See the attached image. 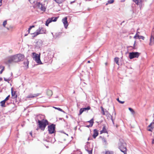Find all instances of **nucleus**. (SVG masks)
Wrapping results in <instances>:
<instances>
[{"label":"nucleus","instance_id":"15","mask_svg":"<svg viewBox=\"0 0 154 154\" xmlns=\"http://www.w3.org/2000/svg\"><path fill=\"white\" fill-rule=\"evenodd\" d=\"M98 134V133L96 129H94V134L93 135V137L95 138Z\"/></svg>","mask_w":154,"mask_h":154},{"label":"nucleus","instance_id":"18","mask_svg":"<svg viewBox=\"0 0 154 154\" xmlns=\"http://www.w3.org/2000/svg\"><path fill=\"white\" fill-rule=\"evenodd\" d=\"M29 63V61H28L27 60H25V61L23 62V64L27 68H28V67Z\"/></svg>","mask_w":154,"mask_h":154},{"label":"nucleus","instance_id":"12","mask_svg":"<svg viewBox=\"0 0 154 154\" xmlns=\"http://www.w3.org/2000/svg\"><path fill=\"white\" fill-rule=\"evenodd\" d=\"M40 94L39 93L35 94H30L29 95L26 97L27 98H33L39 96Z\"/></svg>","mask_w":154,"mask_h":154},{"label":"nucleus","instance_id":"51","mask_svg":"<svg viewBox=\"0 0 154 154\" xmlns=\"http://www.w3.org/2000/svg\"><path fill=\"white\" fill-rule=\"evenodd\" d=\"M29 28H30V29H31L32 28V27H31V26H30L29 27Z\"/></svg>","mask_w":154,"mask_h":154},{"label":"nucleus","instance_id":"47","mask_svg":"<svg viewBox=\"0 0 154 154\" xmlns=\"http://www.w3.org/2000/svg\"><path fill=\"white\" fill-rule=\"evenodd\" d=\"M135 43H136V41H135L134 42V46H135Z\"/></svg>","mask_w":154,"mask_h":154},{"label":"nucleus","instance_id":"32","mask_svg":"<svg viewBox=\"0 0 154 154\" xmlns=\"http://www.w3.org/2000/svg\"><path fill=\"white\" fill-rule=\"evenodd\" d=\"M102 141L103 142L104 145H106L107 144V143L106 140L105 138H103L102 139Z\"/></svg>","mask_w":154,"mask_h":154},{"label":"nucleus","instance_id":"42","mask_svg":"<svg viewBox=\"0 0 154 154\" xmlns=\"http://www.w3.org/2000/svg\"><path fill=\"white\" fill-rule=\"evenodd\" d=\"M118 102L119 103H122V104H123L124 103V101H121L120 100H118Z\"/></svg>","mask_w":154,"mask_h":154},{"label":"nucleus","instance_id":"19","mask_svg":"<svg viewBox=\"0 0 154 154\" xmlns=\"http://www.w3.org/2000/svg\"><path fill=\"white\" fill-rule=\"evenodd\" d=\"M57 17H52L49 18L48 19H50L51 20V22L52 21L55 22L57 20Z\"/></svg>","mask_w":154,"mask_h":154},{"label":"nucleus","instance_id":"8","mask_svg":"<svg viewBox=\"0 0 154 154\" xmlns=\"http://www.w3.org/2000/svg\"><path fill=\"white\" fill-rule=\"evenodd\" d=\"M149 45L152 46L154 45V32L151 33Z\"/></svg>","mask_w":154,"mask_h":154},{"label":"nucleus","instance_id":"27","mask_svg":"<svg viewBox=\"0 0 154 154\" xmlns=\"http://www.w3.org/2000/svg\"><path fill=\"white\" fill-rule=\"evenodd\" d=\"M58 4H61L63 2V0H54Z\"/></svg>","mask_w":154,"mask_h":154},{"label":"nucleus","instance_id":"6","mask_svg":"<svg viewBox=\"0 0 154 154\" xmlns=\"http://www.w3.org/2000/svg\"><path fill=\"white\" fill-rule=\"evenodd\" d=\"M38 8L42 11H45L46 10V7L45 4H42L40 2H38L36 5Z\"/></svg>","mask_w":154,"mask_h":154},{"label":"nucleus","instance_id":"41","mask_svg":"<svg viewBox=\"0 0 154 154\" xmlns=\"http://www.w3.org/2000/svg\"><path fill=\"white\" fill-rule=\"evenodd\" d=\"M111 120H112V123L113 124V125H114V119H112V116H111Z\"/></svg>","mask_w":154,"mask_h":154},{"label":"nucleus","instance_id":"11","mask_svg":"<svg viewBox=\"0 0 154 154\" xmlns=\"http://www.w3.org/2000/svg\"><path fill=\"white\" fill-rule=\"evenodd\" d=\"M62 21L63 23L65 28L66 29L68 25L67 17H66L63 18L62 20Z\"/></svg>","mask_w":154,"mask_h":154},{"label":"nucleus","instance_id":"36","mask_svg":"<svg viewBox=\"0 0 154 154\" xmlns=\"http://www.w3.org/2000/svg\"><path fill=\"white\" fill-rule=\"evenodd\" d=\"M139 39H142L143 40H144L145 37L143 36H138V38Z\"/></svg>","mask_w":154,"mask_h":154},{"label":"nucleus","instance_id":"28","mask_svg":"<svg viewBox=\"0 0 154 154\" xmlns=\"http://www.w3.org/2000/svg\"><path fill=\"white\" fill-rule=\"evenodd\" d=\"M51 22V21L50 19H48L47 20L46 23L45 25L47 26H48V24L49 23Z\"/></svg>","mask_w":154,"mask_h":154},{"label":"nucleus","instance_id":"1","mask_svg":"<svg viewBox=\"0 0 154 154\" xmlns=\"http://www.w3.org/2000/svg\"><path fill=\"white\" fill-rule=\"evenodd\" d=\"M24 55L21 54H18L10 56L6 63L7 64H10L13 63H16L23 60Z\"/></svg>","mask_w":154,"mask_h":154},{"label":"nucleus","instance_id":"58","mask_svg":"<svg viewBox=\"0 0 154 154\" xmlns=\"http://www.w3.org/2000/svg\"><path fill=\"white\" fill-rule=\"evenodd\" d=\"M11 75H12V72L11 73Z\"/></svg>","mask_w":154,"mask_h":154},{"label":"nucleus","instance_id":"52","mask_svg":"<svg viewBox=\"0 0 154 154\" xmlns=\"http://www.w3.org/2000/svg\"><path fill=\"white\" fill-rule=\"evenodd\" d=\"M30 134H31V135H32V132H30Z\"/></svg>","mask_w":154,"mask_h":154},{"label":"nucleus","instance_id":"45","mask_svg":"<svg viewBox=\"0 0 154 154\" xmlns=\"http://www.w3.org/2000/svg\"><path fill=\"white\" fill-rule=\"evenodd\" d=\"M31 29H30V28H29L28 31V33H29L30 32V31Z\"/></svg>","mask_w":154,"mask_h":154},{"label":"nucleus","instance_id":"59","mask_svg":"<svg viewBox=\"0 0 154 154\" xmlns=\"http://www.w3.org/2000/svg\"><path fill=\"white\" fill-rule=\"evenodd\" d=\"M116 114V113H115V115Z\"/></svg>","mask_w":154,"mask_h":154},{"label":"nucleus","instance_id":"21","mask_svg":"<svg viewBox=\"0 0 154 154\" xmlns=\"http://www.w3.org/2000/svg\"><path fill=\"white\" fill-rule=\"evenodd\" d=\"M47 94L49 96H51L52 94V91L50 90H48L47 91Z\"/></svg>","mask_w":154,"mask_h":154},{"label":"nucleus","instance_id":"10","mask_svg":"<svg viewBox=\"0 0 154 154\" xmlns=\"http://www.w3.org/2000/svg\"><path fill=\"white\" fill-rule=\"evenodd\" d=\"M91 107L90 106H88L87 107H85L83 108H81L79 111V115H81L83 112L88 111L90 109Z\"/></svg>","mask_w":154,"mask_h":154},{"label":"nucleus","instance_id":"37","mask_svg":"<svg viewBox=\"0 0 154 154\" xmlns=\"http://www.w3.org/2000/svg\"><path fill=\"white\" fill-rule=\"evenodd\" d=\"M139 33V32H137V33L134 36V38H138V36H139V35L138 34V33Z\"/></svg>","mask_w":154,"mask_h":154},{"label":"nucleus","instance_id":"49","mask_svg":"<svg viewBox=\"0 0 154 154\" xmlns=\"http://www.w3.org/2000/svg\"><path fill=\"white\" fill-rule=\"evenodd\" d=\"M31 26L32 27V28H33V27H35V26H34V25H33V26Z\"/></svg>","mask_w":154,"mask_h":154},{"label":"nucleus","instance_id":"53","mask_svg":"<svg viewBox=\"0 0 154 154\" xmlns=\"http://www.w3.org/2000/svg\"><path fill=\"white\" fill-rule=\"evenodd\" d=\"M2 78H0V81H1L2 80Z\"/></svg>","mask_w":154,"mask_h":154},{"label":"nucleus","instance_id":"4","mask_svg":"<svg viewBox=\"0 0 154 154\" xmlns=\"http://www.w3.org/2000/svg\"><path fill=\"white\" fill-rule=\"evenodd\" d=\"M32 57L33 59L38 64H41L42 63L40 59V56L38 54L35 53H32Z\"/></svg>","mask_w":154,"mask_h":154},{"label":"nucleus","instance_id":"7","mask_svg":"<svg viewBox=\"0 0 154 154\" xmlns=\"http://www.w3.org/2000/svg\"><path fill=\"white\" fill-rule=\"evenodd\" d=\"M55 125L54 124L48 126V128L49 133L51 134L54 133L55 130Z\"/></svg>","mask_w":154,"mask_h":154},{"label":"nucleus","instance_id":"44","mask_svg":"<svg viewBox=\"0 0 154 154\" xmlns=\"http://www.w3.org/2000/svg\"><path fill=\"white\" fill-rule=\"evenodd\" d=\"M4 80L6 81H9V79H6L5 78H4Z\"/></svg>","mask_w":154,"mask_h":154},{"label":"nucleus","instance_id":"50","mask_svg":"<svg viewBox=\"0 0 154 154\" xmlns=\"http://www.w3.org/2000/svg\"><path fill=\"white\" fill-rule=\"evenodd\" d=\"M29 28H30V29H31L32 28V27H31V26H30L29 27Z\"/></svg>","mask_w":154,"mask_h":154},{"label":"nucleus","instance_id":"13","mask_svg":"<svg viewBox=\"0 0 154 154\" xmlns=\"http://www.w3.org/2000/svg\"><path fill=\"white\" fill-rule=\"evenodd\" d=\"M132 1L137 5H142L143 1V0H132Z\"/></svg>","mask_w":154,"mask_h":154},{"label":"nucleus","instance_id":"5","mask_svg":"<svg viewBox=\"0 0 154 154\" xmlns=\"http://www.w3.org/2000/svg\"><path fill=\"white\" fill-rule=\"evenodd\" d=\"M140 54V53L138 52H132L129 53V57L131 59L134 58H138Z\"/></svg>","mask_w":154,"mask_h":154},{"label":"nucleus","instance_id":"43","mask_svg":"<svg viewBox=\"0 0 154 154\" xmlns=\"http://www.w3.org/2000/svg\"><path fill=\"white\" fill-rule=\"evenodd\" d=\"M2 0H0V7L2 6Z\"/></svg>","mask_w":154,"mask_h":154},{"label":"nucleus","instance_id":"35","mask_svg":"<svg viewBox=\"0 0 154 154\" xmlns=\"http://www.w3.org/2000/svg\"><path fill=\"white\" fill-rule=\"evenodd\" d=\"M114 0H110L108 1V3L106 4V5H107L108 4L112 3L114 2Z\"/></svg>","mask_w":154,"mask_h":154},{"label":"nucleus","instance_id":"55","mask_svg":"<svg viewBox=\"0 0 154 154\" xmlns=\"http://www.w3.org/2000/svg\"><path fill=\"white\" fill-rule=\"evenodd\" d=\"M38 129H39V128H36V130H38Z\"/></svg>","mask_w":154,"mask_h":154},{"label":"nucleus","instance_id":"48","mask_svg":"<svg viewBox=\"0 0 154 154\" xmlns=\"http://www.w3.org/2000/svg\"><path fill=\"white\" fill-rule=\"evenodd\" d=\"M152 143H154V139L152 140Z\"/></svg>","mask_w":154,"mask_h":154},{"label":"nucleus","instance_id":"24","mask_svg":"<svg viewBox=\"0 0 154 154\" xmlns=\"http://www.w3.org/2000/svg\"><path fill=\"white\" fill-rule=\"evenodd\" d=\"M128 109L130 110V111L131 112L132 114L133 115H134V114H135V112L133 110V109L131 108H129Z\"/></svg>","mask_w":154,"mask_h":154},{"label":"nucleus","instance_id":"54","mask_svg":"<svg viewBox=\"0 0 154 154\" xmlns=\"http://www.w3.org/2000/svg\"><path fill=\"white\" fill-rule=\"evenodd\" d=\"M27 35V34H26L25 35V36H26Z\"/></svg>","mask_w":154,"mask_h":154},{"label":"nucleus","instance_id":"20","mask_svg":"<svg viewBox=\"0 0 154 154\" xmlns=\"http://www.w3.org/2000/svg\"><path fill=\"white\" fill-rule=\"evenodd\" d=\"M105 115L107 117H111V116H112L108 112V111H107L106 110H105Z\"/></svg>","mask_w":154,"mask_h":154},{"label":"nucleus","instance_id":"30","mask_svg":"<svg viewBox=\"0 0 154 154\" xmlns=\"http://www.w3.org/2000/svg\"><path fill=\"white\" fill-rule=\"evenodd\" d=\"M100 108L101 109L102 114L103 115H105V111H104V108L102 106H101L100 107Z\"/></svg>","mask_w":154,"mask_h":154},{"label":"nucleus","instance_id":"38","mask_svg":"<svg viewBox=\"0 0 154 154\" xmlns=\"http://www.w3.org/2000/svg\"><path fill=\"white\" fill-rule=\"evenodd\" d=\"M7 24V21L5 20L3 23V25L4 27H5V26Z\"/></svg>","mask_w":154,"mask_h":154},{"label":"nucleus","instance_id":"57","mask_svg":"<svg viewBox=\"0 0 154 154\" xmlns=\"http://www.w3.org/2000/svg\"><path fill=\"white\" fill-rule=\"evenodd\" d=\"M117 100H118H118H119V98H118V99H117Z\"/></svg>","mask_w":154,"mask_h":154},{"label":"nucleus","instance_id":"26","mask_svg":"<svg viewBox=\"0 0 154 154\" xmlns=\"http://www.w3.org/2000/svg\"><path fill=\"white\" fill-rule=\"evenodd\" d=\"M105 154H114V152L112 151H106Z\"/></svg>","mask_w":154,"mask_h":154},{"label":"nucleus","instance_id":"31","mask_svg":"<svg viewBox=\"0 0 154 154\" xmlns=\"http://www.w3.org/2000/svg\"><path fill=\"white\" fill-rule=\"evenodd\" d=\"M88 122H89L90 123L91 125V126H92L93 125V123H94V122H93V119H91L89 121H88Z\"/></svg>","mask_w":154,"mask_h":154},{"label":"nucleus","instance_id":"34","mask_svg":"<svg viewBox=\"0 0 154 154\" xmlns=\"http://www.w3.org/2000/svg\"><path fill=\"white\" fill-rule=\"evenodd\" d=\"M1 69V70L0 71V73H2L4 69V67L2 66H1L0 67V69Z\"/></svg>","mask_w":154,"mask_h":154},{"label":"nucleus","instance_id":"23","mask_svg":"<svg viewBox=\"0 0 154 154\" xmlns=\"http://www.w3.org/2000/svg\"><path fill=\"white\" fill-rule=\"evenodd\" d=\"M106 129L105 127L104 126L103 127V130L100 131V134H102L103 133H106Z\"/></svg>","mask_w":154,"mask_h":154},{"label":"nucleus","instance_id":"29","mask_svg":"<svg viewBox=\"0 0 154 154\" xmlns=\"http://www.w3.org/2000/svg\"><path fill=\"white\" fill-rule=\"evenodd\" d=\"M5 102L4 100L1 101L0 102L1 106H2V107H5Z\"/></svg>","mask_w":154,"mask_h":154},{"label":"nucleus","instance_id":"25","mask_svg":"<svg viewBox=\"0 0 154 154\" xmlns=\"http://www.w3.org/2000/svg\"><path fill=\"white\" fill-rule=\"evenodd\" d=\"M32 34L33 35L32 37H34L38 35L39 34V33H38V32L37 30L36 32H35L34 33Z\"/></svg>","mask_w":154,"mask_h":154},{"label":"nucleus","instance_id":"9","mask_svg":"<svg viewBox=\"0 0 154 154\" xmlns=\"http://www.w3.org/2000/svg\"><path fill=\"white\" fill-rule=\"evenodd\" d=\"M37 31L38 32L39 34H45L46 32V29L44 28L39 27V28L37 30Z\"/></svg>","mask_w":154,"mask_h":154},{"label":"nucleus","instance_id":"22","mask_svg":"<svg viewBox=\"0 0 154 154\" xmlns=\"http://www.w3.org/2000/svg\"><path fill=\"white\" fill-rule=\"evenodd\" d=\"M119 58L118 57H115L114 58V61L118 65H119Z\"/></svg>","mask_w":154,"mask_h":154},{"label":"nucleus","instance_id":"39","mask_svg":"<svg viewBox=\"0 0 154 154\" xmlns=\"http://www.w3.org/2000/svg\"><path fill=\"white\" fill-rule=\"evenodd\" d=\"M10 97V96L9 95H8V96L4 100H3L5 102H6V100H8L9 98V97Z\"/></svg>","mask_w":154,"mask_h":154},{"label":"nucleus","instance_id":"14","mask_svg":"<svg viewBox=\"0 0 154 154\" xmlns=\"http://www.w3.org/2000/svg\"><path fill=\"white\" fill-rule=\"evenodd\" d=\"M149 128H150L148 129V131H152L153 129L154 128V122H152L149 126Z\"/></svg>","mask_w":154,"mask_h":154},{"label":"nucleus","instance_id":"33","mask_svg":"<svg viewBox=\"0 0 154 154\" xmlns=\"http://www.w3.org/2000/svg\"><path fill=\"white\" fill-rule=\"evenodd\" d=\"M53 107L54 108V109H57L58 110L60 111L61 112H64L62 109H60V108H57V107H55L54 106H53Z\"/></svg>","mask_w":154,"mask_h":154},{"label":"nucleus","instance_id":"40","mask_svg":"<svg viewBox=\"0 0 154 154\" xmlns=\"http://www.w3.org/2000/svg\"><path fill=\"white\" fill-rule=\"evenodd\" d=\"M89 154H91L92 153V150H87Z\"/></svg>","mask_w":154,"mask_h":154},{"label":"nucleus","instance_id":"16","mask_svg":"<svg viewBox=\"0 0 154 154\" xmlns=\"http://www.w3.org/2000/svg\"><path fill=\"white\" fill-rule=\"evenodd\" d=\"M30 3L32 4L35 5H36L38 2V0H28Z\"/></svg>","mask_w":154,"mask_h":154},{"label":"nucleus","instance_id":"3","mask_svg":"<svg viewBox=\"0 0 154 154\" xmlns=\"http://www.w3.org/2000/svg\"><path fill=\"white\" fill-rule=\"evenodd\" d=\"M119 147L121 152L127 154L126 144L125 142L120 141L119 143Z\"/></svg>","mask_w":154,"mask_h":154},{"label":"nucleus","instance_id":"2","mask_svg":"<svg viewBox=\"0 0 154 154\" xmlns=\"http://www.w3.org/2000/svg\"><path fill=\"white\" fill-rule=\"evenodd\" d=\"M38 123L39 128L42 131H44L46 125L48 124V122L46 120H38Z\"/></svg>","mask_w":154,"mask_h":154},{"label":"nucleus","instance_id":"17","mask_svg":"<svg viewBox=\"0 0 154 154\" xmlns=\"http://www.w3.org/2000/svg\"><path fill=\"white\" fill-rule=\"evenodd\" d=\"M11 94L12 97H14V98H16L17 97V95L16 94V92L13 91V90L12 88L11 89Z\"/></svg>","mask_w":154,"mask_h":154},{"label":"nucleus","instance_id":"46","mask_svg":"<svg viewBox=\"0 0 154 154\" xmlns=\"http://www.w3.org/2000/svg\"><path fill=\"white\" fill-rule=\"evenodd\" d=\"M91 126H91V125H87V126H86V127H88V128H89V127H91Z\"/></svg>","mask_w":154,"mask_h":154},{"label":"nucleus","instance_id":"56","mask_svg":"<svg viewBox=\"0 0 154 154\" xmlns=\"http://www.w3.org/2000/svg\"><path fill=\"white\" fill-rule=\"evenodd\" d=\"M88 63H90V61H88Z\"/></svg>","mask_w":154,"mask_h":154}]
</instances>
